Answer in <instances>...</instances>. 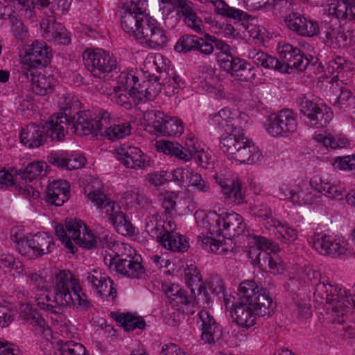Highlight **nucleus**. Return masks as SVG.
Masks as SVG:
<instances>
[{"label":"nucleus","mask_w":355,"mask_h":355,"mask_svg":"<svg viewBox=\"0 0 355 355\" xmlns=\"http://www.w3.org/2000/svg\"><path fill=\"white\" fill-rule=\"evenodd\" d=\"M53 292V299L49 295L36 298L40 309L59 315L63 306H76L80 311H87L92 307L79 281L69 270H61L55 275Z\"/></svg>","instance_id":"f257e3e1"},{"label":"nucleus","mask_w":355,"mask_h":355,"mask_svg":"<svg viewBox=\"0 0 355 355\" xmlns=\"http://www.w3.org/2000/svg\"><path fill=\"white\" fill-rule=\"evenodd\" d=\"M60 112L51 116L58 118L63 123V133L66 135L69 130L80 136L100 132L103 121L106 122L110 116L106 111H100L98 116L92 118L89 113L80 111V102L73 98L64 96L59 102Z\"/></svg>","instance_id":"f03ea898"},{"label":"nucleus","mask_w":355,"mask_h":355,"mask_svg":"<svg viewBox=\"0 0 355 355\" xmlns=\"http://www.w3.org/2000/svg\"><path fill=\"white\" fill-rule=\"evenodd\" d=\"M58 120V118L51 116L44 125L28 124L20 132L21 143L29 148H34L44 145L48 139L52 141L64 140L63 122Z\"/></svg>","instance_id":"7ed1b4c3"},{"label":"nucleus","mask_w":355,"mask_h":355,"mask_svg":"<svg viewBox=\"0 0 355 355\" xmlns=\"http://www.w3.org/2000/svg\"><path fill=\"white\" fill-rule=\"evenodd\" d=\"M219 146L220 150L229 159L241 164H254L262 155L259 148L240 132L222 137Z\"/></svg>","instance_id":"20e7f679"},{"label":"nucleus","mask_w":355,"mask_h":355,"mask_svg":"<svg viewBox=\"0 0 355 355\" xmlns=\"http://www.w3.org/2000/svg\"><path fill=\"white\" fill-rule=\"evenodd\" d=\"M157 147L159 150L164 154L174 156L178 159L184 162L189 161L193 158L199 166L205 168L211 162V155L202 150H197L191 139L186 141L184 146L178 142L174 143L170 141L160 140L157 142Z\"/></svg>","instance_id":"39448f33"},{"label":"nucleus","mask_w":355,"mask_h":355,"mask_svg":"<svg viewBox=\"0 0 355 355\" xmlns=\"http://www.w3.org/2000/svg\"><path fill=\"white\" fill-rule=\"evenodd\" d=\"M278 52L280 58L279 72L291 73L293 69L298 71H304L309 66H314L318 62L317 58L310 55H306L302 51L290 44H284L278 46Z\"/></svg>","instance_id":"423d86ee"},{"label":"nucleus","mask_w":355,"mask_h":355,"mask_svg":"<svg viewBox=\"0 0 355 355\" xmlns=\"http://www.w3.org/2000/svg\"><path fill=\"white\" fill-rule=\"evenodd\" d=\"M84 64L94 77H105V73H119L121 67L116 59L107 51L96 49L92 52H85L83 54Z\"/></svg>","instance_id":"0eeeda50"},{"label":"nucleus","mask_w":355,"mask_h":355,"mask_svg":"<svg viewBox=\"0 0 355 355\" xmlns=\"http://www.w3.org/2000/svg\"><path fill=\"white\" fill-rule=\"evenodd\" d=\"M238 295L241 302L248 303L250 306H261L264 312H266V307L268 309L275 307L267 289L259 286L254 280L242 282L238 289Z\"/></svg>","instance_id":"6e6552de"},{"label":"nucleus","mask_w":355,"mask_h":355,"mask_svg":"<svg viewBox=\"0 0 355 355\" xmlns=\"http://www.w3.org/2000/svg\"><path fill=\"white\" fill-rule=\"evenodd\" d=\"M267 132L273 137H287L296 131V115L289 109L270 114L265 123Z\"/></svg>","instance_id":"1a4fd4ad"},{"label":"nucleus","mask_w":355,"mask_h":355,"mask_svg":"<svg viewBox=\"0 0 355 355\" xmlns=\"http://www.w3.org/2000/svg\"><path fill=\"white\" fill-rule=\"evenodd\" d=\"M144 119L150 123L154 130L162 135L166 137H173L180 135L184 132L182 121L175 117H168L165 116L163 112L148 110L144 113Z\"/></svg>","instance_id":"9d476101"},{"label":"nucleus","mask_w":355,"mask_h":355,"mask_svg":"<svg viewBox=\"0 0 355 355\" xmlns=\"http://www.w3.org/2000/svg\"><path fill=\"white\" fill-rule=\"evenodd\" d=\"M300 106V112L309 119L310 125L316 128L325 127L333 118L330 107L306 96L302 98Z\"/></svg>","instance_id":"9b49d317"},{"label":"nucleus","mask_w":355,"mask_h":355,"mask_svg":"<svg viewBox=\"0 0 355 355\" xmlns=\"http://www.w3.org/2000/svg\"><path fill=\"white\" fill-rule=\"evenodd\" d=\"M234 309L231 312L234 321L242 327H252L257 317H270L274 313V309L266 307V312L261 306H250L248 303L237 302L233 304Z\"/></svg>","instance_id":"f8f14e48"},{"label":"nucleus","mask_w":355,"mask_h":355,"mask_svg":"<svg viewBox=\"0 0 355 355\" xmlns=\"http://www.w3.org/2000/svg\"><path fill=\"white\" fill-rule=\"evenodd\" d=\"M141 33L139 34V41L145 44L150 49H162L167 44L168 38L166 31L157 21L149 17V20L144 21L141 26Z\"/></svg>","instance_id":"ddd939ff"},{"label":"nucleus","mask_w":355,"mask_h":355,"mask_svg":"<svg viewBox=\"0 0 355 355\" xmlns=\"http://www.w3.org/2000/svg\"><path fill=\"white\" fill-rule=\"evenodd\" d=\"M51 49L44 42L35 41L23 58L22 71L42 69L50 63Z\"/></svg>","instance_id":"4468645a"},{"label":"nucleus","mask_w":355,"mask_h":355,"mask_svg":"<svg viewBox=\"0 0 355 355\" xmlns=\"http://www.w3.org/2000/svg\"><path fill=\"white\" fill-rule=\"evenodd\" d=\"M66 228L76 244L87 249L97 247L96 237L82 220L67 218Z\"/></svg>","instance_id":"2eb2a0df"},{"label":"nucleus","mask_w":355,"mask_h":355,"mask_svg":"<svg viewBox=\"0 0 355 355\" xmlns=\"http://www.w3.org/2000/svg\"><path fill=\"white\" fill-rule=\"evenodd\" d=\"M117 159L126 168L132 169H144L149 166V159L139 148L121 145L116 149Z\"/></svg>","instance_id":"dca6fc26"},{"label":"nucleus","mask_w":355,"mask_h":355,"mask_svg":"<svg viewBox=\"0 0 355 355\" xmlns=\"http://www.w3.org/2000/svg\"><path fill=\"white\" fill-rule=\"evenodd\" d=\"M347 292L342 291L341 288L338 284L332 285L329 282H322V284H318L316 289H315L313 296L317 301L323 303L324 301L331 305V310L336 313V316L340 318L341 310L334 309L338 302L343 301V298L345 297Z\"/></svg>","instance_id":"f3484780"},{"label":"nucleus","mask_w":355,"mask_h":355,"mask_svg":"<svg viewBox=\"0 0 355 355\" xmlns=\"http://www.w3.org/2000/svg\"><path fill=\"white\" fill-rule=\"evenodd\" d=\"M287 27L297 35L314 37L320 33V26L316 21L307 19L298 12H292L284 19Z\"/></svg>","instance_id":"a211bd4d"},{"label":"nucleus","mask_w":355,"mask_h":355,"mask_svg":"<svg viewBox=\"0 0 355 355\" xmlns=\"http://www.w3.org/2000/svg\"><path fill=\"white\" fill-rule=\"evenodd\" d=\"M313 247L321 254L337 258L347 250L344 242L335 236L318 234L313 238Z\"/></svg>","instance_id":"6ab92c4d"},{"label":"nucleus","mask_w":355,"mask_h":355,"mask_svg":"<svg viewBox=\"0 0 355 355\" xmlns=\"http://www.w3.org/2000/svg\"><path fill=\"white\" fill-rule=\"evenodd\" d=\"M222 220V216H218V218L215 220L214 223L210 224L209 227V233L211 234V236H205L204 234H201L198 236L197 241L198 243L200 245V246L206 250L216 253V254H223L227 252L228 250H226L222 243L216 239H215L213 236H219L222 235L223 227Z\"/></svg>","instance_id":"aec40b11"},{"label":"nucleus","mask_w":355,"mask_h":355,"mask_svg":"<svg viewBox=\"0 0 355 355\" xmlns=\"http://www.w3.org/2000/svg\"><path fill=\"white\" fill-rule=\"evenodd\" d=\"M197 323H200L202 331L201 339L205 343L214 344L221 334V329L218 322H216L211 313L205 310H201L198 314Z\"/></svg>","instance_id":"412c9836"},{"label":"nucleus","mask_w":355,"mask_h":355,"mask_svg":"<svg viewBox=\"0 0 355 355\" xmlns=\"http://www.w3.org/2000/svg\"><path fill=\"white\" fill-rule=\"evenodd\" d=\"M149 17L148 14L137 10L135 12L130 7V10H125L121 17V28L125 33L138 40L139 34L141 33V26H143L144 21L149 20Z\"/></svg>","instance_id":"4be33fe9"},{"label":"nucleus","mask_w":355,"mask_h":355,"mask_svg":"<svg viewBox=\"0 0 355 355\" xmlns=\"http://www.w3.org/2000/svg\"><path fill=\"white\" fill-rule=\"evenodd\" d=\"M210 116V124L215 128L224 131L228 135L240 132V127L237 124L239 119L229 109H222L218 113Z\"/></svg>","instance_id":"5701e85b"},{"label":"nucleus","mask_w":355,"mask_h":355,"mask_svg":"<svg viewBox=\"0 0 355 355\" xmlns=\"http://www.w3.org/2000/svg\"><path fill=\"white\" fill-rule=\"evenodd\" d=\"M40 27L44 30L48 40L64 45L70 43L71 39L68 31L62 24L57 23L53 17L43 19Z\"/></svg>","instance_id":"b1692460"},{"label":"nucleus","mask_w":355,"mask_h":355,"mask_svg":"<svg viewBox=\"0 0 355 355\" xmlns=\"http://www.w3.org/2000/svg\"><path fill=\"white\" fill-rule=\"evenodd\" d=\"M174 49L178 53H187L190 51H199L202 54L209 55L211 46L208 43H204L201 37L187 34L178 39Z\"/></svg>","instance_id":"393cba45"},{"label":"nucleus","mask_w":355,"mask_h":355,"mask_svg":"<svg viewBox=\"0 0 355 355\" xmlns=\"http://www.w3.org/2000/svg\"><path fill=\"white\" fill-rule=\"evenodd\" d=\"M320 38L328 46L333 49L345 48L347 46V36L340 27L332 26L324 22L322 26Z\"/></svg>","instance_id":"a878e982"},{"label":"nucleus","mask_w":355,"mask_h":355,"mask_svg":"<svg viewBox=\"0 0 355 355\" xmlns=\"http://www.w3.org/2000/svg\"><path fill=\"white\" fill-rule=\"evenodd\" d=\"M132 252L135 250L124 243H116L112 245L110 250H105L103 252V260L106 265L111 269L114 265L122 263L130 257H135Z\"/></svg>","instance_id":"bb28decb"},{"label":"nucleus","mask_w":355,"mask_h":355,"mask_svg":"<svg viewBox=\"0 0 355 355\" xmlns=\"http://www.w3.org/2000/svg\"><path fill=\"white\" fill-rule=\"evenodd\" d=\"M46 200L55 206H61L69 198V183L63 180H55L50 183L46 189Z\"/></svg>","instance_id":"cd10ccee"},{"label":"nucleus","mask_w":355,"mask_h":355,"mask_svg":"<svg viewBox=\"0 0 355 355\" xmlns=\"http://www.w3.org/2000/svg\"><path fill=\"white\" fill-rule=\"evenodd\" d=\"M146 80L142 85L138 83L137 89L134 96V101H141L144 98L148 101H153L160 93L162 86L159 83L160 78L154 74L146 76Z\"/></svg>","instance_id":"c85d7f7f"},{"label":"nucleus","mask_w":355,"mask_h":355,"mask_svg":"<svg viewBox=\"0 0 355 355\" xmlns=\"http://www.w3.org/2000/svg\"><path fill=\"white\" fill-rule=\"evenodd\" d=\"M28 80L32 83V89L37 95L46 96L53 92L54 89V78L51 76H46L44 74L39 73L37 76L33 70L21 71Z\"/></svg>","instance_id":"c756f323"},{"label":"nucleus","mask_w":355,"mask_h":355,"mask_svg":"<svg viewBox=\"0 0 355 355\" xmlns=\"http://www.w3.org/2000/svg\"><path fill=\"white\" fill-rule=\"evenodd\" d=\"M87 197L98 207L105 209V213L108 216L110 223L115 216H118L122 213L119 205L114 201L110 200L101 191H90L87 194Z\"/></svg>","instance_id":"7c9ffc66"},{"label":"nucleus","mask_w":355,"mask_h":355,"mask_svg":"<svg viewBox=\"0 0 355 355\" xmlns=\"http://www.w3.org/2000/svg\"><path fill=\"white\" fill-rule=\"evenodd\" d=\"M25 245L32 250L35 257H41L50 253L55 243L52 236L46 233H38L31 239H26Z\"/></svg>","instance_id":"2f4dec72"},{"label":"nucleus","mask_w":355,"mask_h":355,"mask_svg":"<svg viewBox=\"0 0 355 355\" xmlns=\"http://www.w3.org/2000/svg\"><path fill=\"white\" fill-rule=\"evenodd\" d=\"M190 292L191 293L189 294L188 291L180 288L178 286L173 285L167 291V294L172 301H175L178 304H181L185 306L186 310H183V312L193 315L195 313L193 308L196 304V298L193 288Z\"/></svg>","instance_id":"473e14b6"},{"label":"nucleus","mask_w":355,"mask_h":355,"mask_svg":"<svg viewBox=\"0 0 355 355\" xmlns=\"http://www.w3.org/2000/svg\"><path fill=\"white\" fill-rule=\"evenodd\" d=\"M223 230L225 234L230 236H239L245 232L246 224L243 217L235 212H225L221 214Z\"/></svg>","instance_id":"72a5a7b5"},{"label":"nucleus","mask_w":355,"mask_h":355,"mask_svg":"<svg viewBox=\"0 0 355 355\" xmlns=\"http://www.w3.org/2000/svg\"><path fill=\"white\" fill-rule=\"evenodd\" d=\"M140 257H130L122 263L114 265L111 270L130 278H141L145 273Z\"/></svg>","instance_id":"f704fd0d"},{"label":"nucleus","mask_w":355,"mask_h":355,"mask_svg":"<svg viewBox=\"0 0 355 355\" xmlns=\"http://www.w3.org/2000/svg\"><path fill=\"white\" fill-rule=\"evenodd\" d=\"M338 19L355 20V0H331L330 10Z\"/></svg>","instance_id":"c9c22d12"},{"label":"nucleus","mask_w":355,"mask_h":355,"mask_svg":"<svg viewBox=\"0 0 355 355\" xmlns=\"http://www.w3.org/2000/svg\"><path fill=\"white\" fill-rule=\"evenodd\" d=\"M109 117H107L106 122L103 121L104 125L102 126L100 132L96 134H89L92 137L98 135L105 136L110 140H118L122 139L130 134L131 125L130 123H123L121 124L114 125L110 127H106L109 123Z\"/></svg>","instance_id":"e433bc0d"},{"label":"nucleus","mask_w":355,"mask_h":355,"mask_svg":"<svg viewBox=\"0 0 355 355\" xmlns=\"http://www.w3.org/2000/svg\"><path fill=\"white\" fill-rule=\"evenodd\" d=\"M110 315L126 331H133L135 329H143L146 327V322L141 316L134 315L128 312L126 313L111 312Z\"/></svg>","instance_id":"4c0bfd02"},{"label":"nucleus","mask_w":355,"mask_h":355,"mask_svg":"<svg viewBox=\"0 0 355 355\" xmlns=\"http://www.w3.org/2000/svg\"><path fill=\"white\" fill-rule=\"evenodd\" d=\"M248 58L257 67L279 71V60L261 50L253 49L249 52Z\"/></svg>","instance_id":"58836bf2"},{"label":"nucleus","mask_w":355,"mask_h":355,"mask_svg":"<svg viewBox=\"0 0 355 355\" xmlns=\"http://www.w3.org/2000/svg\"><path fill=\"white\" fill-rule=\"evenodd\" d=\"M218 61L221 68L224 69L232 76H235L236 73L240 70L246 61L238 57H234L227 53H220L218 55Z\"/></svg>","instance_id":"ea45409f"},{"label":"nucleus","mask_w":355,"mask_h":355,"mask_svg":"<svg viewBox=\"0 0 355 355\" xmlns=\"http://www.w3.org/2000/svg\"><path fill=\"white\" fill-rule=\"evenodd\" d=\"M116 81L118 86L114 88H120V89H123V91L129 89V94L133 99L138 87V77L129 73L128 71H123L119 75Z\"/></svg>","instance_id":"a19ab883"},{"label":"nucleus","mask_w":355,"mask_h":355,"mask_svg":"<svg viewBox=\"0 0 355 355\" xmlns=\"http://www.w3.org/2000/svg\"><path fill=\"white\" fill-rule=\"evenodd\" d=\"M230 183V187L225 189L223 195L226 198L230 199L232 202L237 205H241L243 202H247L245 196L242 190L241 182L240 180L229 181Z\"/></svg>","instance_id":"79ce46f5"},{"label":"nucleus","mask_w":355,"mask_h":355,"mask_svg":"<svg viewBox=\"0 0 355 355\" xmlns=\"http://www.w3.org/2000/svg\"><path fill=\"white\" fill-rule=\"evenodd\" d=\"M111 223L119 234L123 236L135 234V227L123 212L119 216H115Z\"/></svg>","instance_id":"37998d69"},{"label":"nucleus","mask_w":355,"mask_h":355,"mask_svg":"<svg viewBox=\"0 0 355 355\" xmlns=\"http://www.w3.org/2000/svg\"><path fill=\"white\" fill-rule=\"evenodd\" d=\"M208 289L217 300H220L221 298L224 299L225 304L229 302V300L226 299L225 295V284L223 280L218 276H213L207 283Z\"/></svg>","instance_id":"c03bdc74"},{"label":"nucleus","mask_w":355,"mask_h":355,"mask_svg":"<svg viewBox=\"0 0 355 355\" xmlns=\"http://www.w3.org/2000/svg\"><path fill=\"white\" fill-rule=\"evenodd\" d=\"M165 229L159 215L154 214L146 219V230L152 238H158Z\"/></svg>","instance_id":"a18cd8bd"},{"label":"nucleus","mask_w":355,"mask_h":355,"mask_svg":"<svg viewBox=\"0 0 355 355\" xmlns=\"http://www.w3.org/2000/svg\"><path fill=\"white\" fill-rule=\"evenodd\" d=\"M334 309L337 310H341L340 313V318H337L338 322L340 324L344 323L345 320L343 318L347 316L348 313H350L353 309L355 310V295H345V297L343 298V301L341 300L337 306Z\"/></svg>","instance_id":"49530a36"},{"label":"nucleus","mask_w":355,"mask_h":355,"mask_svg":"<svg viewBox=\"0 0 355 355\" xmlns=\"http://www.w3.org/2000/svg\"><path fill=\"white\" fill-rule=\"evenodd\" d=\"M60 351L62 355H88L85 347L78 343L72 340L61 341Z\"/></svg>","instance_id":"de8ad7c7"},{"label":"nucleus","mask_w":355,"mask_h":355,"mask_svg":"<svg viewBox=\"0 0 355 355\" xmlns=\"http://www.w3.org/2000/svg\"><path fill=\"white\" fill-rule=\"evenodd\" d=\"M97 285L98 286L96 287V290L100 296L105 297L107 300L111 297L112 300L116 297L117 292L114 287V282L110 278L105 277V282Z\"/></svg>","instance_id":"09e8293b"},{"label":"nucleus","mask_w":355,"mask_h":355,"mask_svg":"<svg viewBox=\"0 0 355 355\" xmlns=\"http://www.w3.org/2000/svg\"><path fill=\"white\" fill-rule=\"evenodd\" d=\"M324 187L326 188L325 195L329 198L340 200L344 198H346V196H347L345 187L340 183L334 184L328 181Z\"/></svg>","instance_id":"8fccbe9b"},{"label":"nucleus","mask_w":355,"mask_h":355,"mask_svg":"<svg viewBox=\"0 0 355 355\" xmlns=\"http://www.w3.org/2000/svg\"><path fill=\"white\" fill-rule=\"evenodd\" d=\"M43 166L39 162H31L23 170H19L18 174L25 180L32 181L42 171Z\"/></svg>","instance_id":"3c124183"},{"label":"nucleus","mask_w":355,"mask_h":355,"mask_svg":"<svg viewBox=\"0 0 355 355\" xmlns=\"http://www.w3.org/2000/svg\"><path fill=\"white\" fill-rule=\"evenodd\" d=\"M189 186L193 187L202 192H207L210 189L209 183L203 179L200 174L193 171L189 175Z\"/></svg>","instance_id":"603ef678"},{"label":"nucleus","mask_w":355,"mask_h":355,"mask_svg":"<svg viewBox=\"0 0 355 355\" xmlns=\"http://www.w3.org/2000/svg\"><path fill=\"white\" fill-rule=\"evenodd\" d=\"M333 166L340 170L355 169V155L337 157L334 159Z\"/></svg>","instance_id":"864d4df0"},{"label":"nucleus","mask_w":355,"mask_h":355,"mask_svg":"<svg viewBox=\"0 0 355 355\" xmlns=\"http://www.w3.org/2000/svg\"><path fill=\"white\" fill-rule=\"evenodd\" d=\"M185 24L196 33H202L203 24L200 17H198L194 10L184 17Z\"/></svg>","instance_id":"5fc2aeb1"},{"label":"nucleus","mask_w":355,"mask_h":355,"mask_svg":"<svg viewBox=\"0 0 355 355\" xmlns=\"http://www.w3.org/2000/svg\"><path fill=\"white\" fill-rule=\"evenodd\" d=\"M121 90L122 89H120V88H114V98H115V102L125 109L130 110L132 107L130 99L132 96H130L129 92H121Z\"/></svg>","instance_id":"6e6d98bb"},{"label":"nucleus","mask_w":355,"mask_h":355,"mask_svg":"<svg viewBox=\"0 0 355 355\" xmlns=\"http://www.w3.org/2000/svg\"><path fill=\"white\" fill-rule=\"evenodd\" d=\"M234 77L240 81H248V80L255 77L254 67L250 63L246 62L245 64H243L240 70L236 73V76Z\"/></svg>","instance_id":"4d7b16f0"},{"label":"nucleus","mask_w":355,"mask_h":355,"mask_svg":"<svg viewBox=\"0 0 355 355\" xmlns=\"http://www.w3.org/2000/svg\"><path fill=\"white\" fill-rule=\"evenodd\" d=\"M178 198V195L174 192L166 193L162 199V205L165 210L166 215H171V211L175 209L176 206L175 199Z\"/></svg>","instance_id":"13d9d810"},{"label":"nucleus","mask_w":355,"mask_h":355,"mask_svg":"<svg viewBox=\"0 0 355 355\" xmlns=\"http://www.w3.org/2000/svg\"><path fill=\"white\" fill-rule=\"evenodd\" d=\"M177 237H178V233H175L172 230H168L166 228L164 232H162L156 240L166 249V247H168V244L173 245V241H175Z\"/></svg>","instance_id":"bf43d9fd"},{"label":"nucleus","mask_w":355,"mask_h":355,"mask_svg":"<svg viewBox=\"0 0 355 355\" xmlns=\"http://www.w3.org/2000/svg\"><path fill=\"white\" fill-rule=\"evenodd\" d=\"M15 187L13 175L5 169L4 167H0V189L8 188L10 187Z\"/></svg>","instance_id":"052dcab7"},{"label":"nucleus","mask_w":355,"mask_h":355,"mask_svg":"<svg viewBox=\"0 0 355 355\" xmlns=\"http://www.w3.org/2000/svg\"><path fill=\"white\" fill-rule=\"evenodd\" d=\"M189 173H190L184 168H177L169 174L171 177V180L174 181L178 186L182 187L185 182V178H189L188 175Z\"/></svg>","instance_id":"680f3d73"},{"label":"nucleus","mask_w":355,"mask_h":355,"mask_svg":"<svg viewBox=\"0 0 355 355\" xmlns=\"http://www.w3.org/2000/svg\"><path fill=\"white\" fill-rule=\"evenodd\" d=\"M168 181H171V175L166 171L153 173L149 177V182L156 187L163 185Z\"/></svg>","instance_id":"e2e57ef3"},{"label":"nucleus","mask_w":355,"mask_h":355,"mask_svg":"<svg viewBox=\"0 0 355 355\" xmlns=\"http://www.w3.org/2000/svg\"><path fill=\"white\" fill-rule=\"evenodd\" d=\"M189 248L188 241L182 235H178V237L173 241V245L168 244V247H166L167 250L177 252H185Z\"/></svg>","instance_id":"0e129e2a"},{"label":"nucleus","mask_w":355,"mask_h":355,"mask_svg":"<svg viewBox=\"0 0 355 355\" xmlns=\"http://www.w3.org/2000/svg\"><path fill=\"white\" fill-rule=\"evenodd\" d=\"M49 163L60 168L67 169V158L58 153H51L47 157Z\"/></svg>","instance_id":"69168bd1"},{"label":"nucleus","mask_w":355,"mask_h":355,"mask_svg":"<svg viewBox=\"0 0 355 355\" xmlns=\"http://www.w3.org/2000/svg\"><path fill=\"white\" fill-rule=\"evenodd\" d=\"M298 316L302 318L308 319L312 315L311 305L307 301H301L296 303Z\"/></svg>","instance_id":"338daca9"},{"label":"nucleus","mask_w":355,"mask_h":355,"mask_svg":"<svg viewBox=\"0 0 355 355\" xmlns=\"http://www.w3.org/2000/svg\"><path fill=\"white\" fill-rule=\"evenodd\" d=\"M14 315L10 309L0 306V325L3 327L8 326L13 320Z\"/></svg>","instance_id":"774afa93"}]
</instances>
